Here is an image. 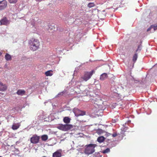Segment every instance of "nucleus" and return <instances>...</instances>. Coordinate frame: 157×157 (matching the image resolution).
I'll list each match as a JSON object with an SVG mask.
<instances>
[{
	"mask_svg": "<svg viewBox=\"0 0 157 157\" xmlns=\"http://www.w3.org/2000/svg\"><path fill=\"white\" fill-rule=\"evenodd\" d=\"M29 43L30 45V49L33 51L36 50L40 45L39 40L34 38H32L29 41Z\"/></svg>",
	"mask_w": 157,
	"mask_h": 157,
	"instance_id": "obj_1",
	"label": "nucleus"
},
{
	"mask_svg": "<svg viewBox=\"0 0 157 157\" xmlns=\"http://www.w3.org/2000/svg\"><path fill=\"white\" fill-rule=\"evenodd\" d=\"M96 144H90L86 146L84 153L88 155L91 154L95 151V147H96Z\"/></svg>",
	"mask_w": 157,
	"mask_h": 157,
	"instance_id": "obj_2",
	"label": "nucleus"
},
{
	"mask_svg": "<svg viewBox=\"0 0 157 157\" xmlns=\"http://www.w3.org/2000/svg\"><path fill=\"white\" fill-rule=\"evenodd\" d=\"M95 73L94 70H92L90 71L86 72L84 73V75L82 77V78L85 81H87L91 78L93 74Z\"/></svg>",
	"mask_w": 157,
	"mask_h": 157,
	"instance_id": "obj_3",
	"label": "nucleus"
},
{
	"mask_svg": "<svg viewBox=\"0 0 157 157\" xmlns=\"http://www.w3.org/2000/svg\"><path fill=\"white\" fill-rule=\"evenodd\" d=\"M40 137L35 134L32 136L30 138V142L31 143L33 144H36L38 143L39 141Z\"/></svg>",
	"mask_w": 157,
	"mask_h": 157,
	"instance_id": "obj_4",
	"label": "nucleus"
},
{
	"mask_svg": "<svg viewBox=\"0 0 157 157\" xmlns=\"http://www.w3.org/2000/svg\"><path fill=\"white\" fill-rule=\"evenodd\" d=\"M7 6V2L5 0L0 1V10H2L6 8Z\"/></svg>",
	"mask_w": 157,
	"mask_h": 157,
	"instance_id": "obj_5",
	"label": "nucleus"
},
{
	"mask_svg": "<svg viewBox=\"0 0 157 157\" xmlns=\"http://www.w3.org/2000/svg\"><path fill=\"white\" fill-rule=\"evenodd\" d=\"M0 22L1 25H7L10 24V21L9 20L7 19L6 17H4L3 19H1Z\"/></svg>",
	"mask_w": 157,
	"mask_h": 157,
	"instance_id": "obj_6",
	"label": "nucleus"
},
{
	"mask_svg": "<svg viewBox=\"0 0 157 157\" xmlns=\"http://www.w3.org/2000/svg\"><path fill=\"white\" fill-rule=\"evenodd\" d=\"M62 152L61 150H58L53 154L52 157H61Z\"/></svg>",
	"mask_w": 157,
	"mask_h": 157,
	"instance_id": "obj_7",
	"label": "nucleus"
},
{
	"mask_svg": "<svg viewBox=\"0 0 157 157\" xmlns=\"http://www.w3.org/2000/svg\"><path fill=\"white\" fill-rule=\"evenodd\" d=\"M94 104L97 105L98 106L101 105L103 104V101L101 99H96V100L94 101Z\"/></svg>",
	"mask_w": 157,
	"mask_h": 157,
	"instance_id": "obj_8",
	"label": "nucleus"
},
{
	"mask_svg": "<svg viewBox=\"0 0 157 157\" xmlns=\"http://www.w3.org/2000/svg\"><path fill=\"white\" fill-rule=\"evenodd\" d=\"M6 89L7 86L6 85L0 82V91H3L6 90Z\"/></svg>",
	"mask_w": 157,
	"mask_h": 157,
	"instance_id": "obj_9",
	"label": "nucleus"
},
{
	"mask_svg": "<svg viewBox=\"0 0 157 157\" xmlns=\"http://www.w3.org/2000/svg\"><path fill=\"white\" fill-rule=\"evenodd\" d=\"M16 93L18 95L22 96L25 94V91L24 90L19 89L17 91Z\"/></svg>",
	"mask_w": 157,
	"mask_h": 157,
	"instance_id": "obj_10",
	"label": "nucleus"
},
{
	"mask_svg": "<svg viewBox=\"0 0 157 157\" xmlns=\"http://www.w3.org/2000/svg\"><path fill=\"white\" fill-rule=\"evenodd\" d=\"M57 128L60 130L65 131V124H60L57 126Z\"/></svg>",
	"mask_w": 157,
	"mask_h": 157,
	"instance_id": "obj_11",
	"label": "nucleus"
},
{
	"mask_svg": "<svg viewBox=\"0 0 157 157\" xmlns=\"http://www.w3.org/2000/svg\"><path fill=\"white\" fill-rule=\"evenodd\" d=\"M107 75L105 73L102 74L100 75V79L101 80L103 81L107 77Z\"/></svg>",
	"mask_w": 157,
	"mask_h": 157,
	"instance_id": "obj_12",
	"label": "nucleus"
},
{
	"mask_svg": "<svg viewBox=\"0 0 157 157\" xmlns=\"http://www.w3.org/2000/svg\"><path fill=\"white\" fill-rule=\"evenodd\" d=\"M65 131H68L73 128V126L71 124H65Z\"/></svg>",
	"mask_w": 157,
	"mask_h": 157,
	"instance_id": "obj_13",
	"label": "nucleus"
},
{
	"mask_svg": "<svg viewBox=\"0 0 157 157\" xmlns=\"http://www.w3.org/2000/svg\"><path fill=\"white\" fill-rule=\"evenodd\" d=\"M71 119L68 117H65L63 119V122L66 123H69L70 122Z\"/></svg>",
	"mask_w": 157,
	"mask_h": 157,
	"instance_id": "obj_14",
	"label": "nucleus"
},
{
	"mask_svg": "<svg viewBox=\"0 0 157 157\" xmlns=\"http://www.w3.org/2000/svg\"><path fill=\"white\" fill-rule=\"evenodd\" d=\"M105 138L103 136H101L99 137L97 139V141L100 143L103 142L105 140Z\"/></svg>",
	"mask_w": 157,
	"mask_h": 157,
	"instance_id": "obj_15",
	"label": "nucleus"
},
{
	"mask_svg": "<svg viewBox=\"0 0 157 157\" xmlns=\"http://www.w3.org/2000/svg\"><path fill=\"white\" fill-rule=\"evenodd\" d=\"M48 138V136L46 135H44L41 136V140L43 141H46Z\"/></svg>",
	"mask_w": 157,
	"mask_h": 157,
	"instance_id": "obj_16",
	"label": "nucleus"
},
{
	"mask_svg": "<svg viewBox=\"0 0 157 157\" xmlns=\"http://www.w3.org/2000/svg\"><path fill=\"white\" fill-rule=\"evenodd\" d=\"M45 75L46 76H51L53 75L52 71V70L48 71L45 73Z\"/></svg>",
	"mask_w": 157,
	"mask_h": 157,
	"instance_id": "obj_17",
	"label": "nucleus"
},
{
	"mask_svg": "<svg viewBox=\"0 0 157 157\" xmlns=\"http://www.w3.org/2000/svg\"><path fill=\"white\" fill-rule=\"evenodd\" d=\"M138 57V54L136 52L135 53L134 55L132 58V61L134 62H135L137 58Z\"/></svg>",
	"mask_w": 157,
	"mask_h": 157,
	"instance_id": "obj_18",
	"label": "nucleus"
},
{
	"mask_svg": "<svg viewBox=\"0 0 157 157\" xmlns=\"http://www.w3.org/2000/svg\"><path fill=\"white\" fill-rule=\"evenodd\" d=\"M5 59L7 60H9L11 59V57L10 55L6 53L5 56Z\"/></svg>",
	"mask_w": 157,
	"mask_h": 157,
	"instance_id": "obj_19",
	"label": "nucleus"
},
{
	"mask_svg": "<svg viewBox=\"0 0 157 157\" xmlns=\"http://www.w3.org/2000/svg\"><path fill=\"white\" fill-rule=\"evenodd\" d=\"M142 49V45L141 44H140L138 46L137 49L136 50V52H139Z\"/></svg>",
	"mask_w": 157,
	"mask_h": 157,
	"instance_id": "obj_20",
	"label": "nucleus"
},
{
	"mask_svg": "<svg viewBox=\"0 0 157 157\" xmlns=\"http://www.w3.org/2000/svg\"><path fill=\"white\" fill-rule=\"evenodd\" d=\"M49 28L51 29H55V25L54 24H52L50 25H49Z\"/></svg>",
	"mask_w": 157,
	"mask_h": 157,
	"instance_id": "obj_21",
	"label": "nucleus"
},
{
	"mask_svg": "<svg viewBox=\"0 0 157 157\" xmlns=\"http://www.w3.org/2000/svg\"><path fill=\"white\" fill-rule=\"evenodd\" d=\"M79 114L77 115V116H83L85 114V113L84 112L79 110Z\"/></svg>",
	"mask_w": 157,
	"mask_h": 157,
	"instance_id": "obj_22",
	"label": "nucleus"
},
{
	"mask_svg": "<svg viewBox=\"0 0 157 157\" xmlns=\"http://www.w3.org/2000/svg\"><path fill=\"white\" fill-rule=\"evenodd\" d=\"M110 151V149L109 148H107L106 149L103 150L102 151V153L104 154H105L108 153Z\"/></svg>",
	"mask_w": 157,
	"mask_h": 157,
	"instance_id": "obj_23",
	"label": "nucleus"
},
{
	"mask_svg": "<svg viewBox=\"0 0 157 157\" xmlns=\"http://www.w3.org/2000/svg\"><path fill=\"white\" fill-rule=\"evenodd\" d=\"M19 128V126L16 124H13L12 125V128L13 130H16Z\"/></svg>",
	"mask_w": 157,
	"mask_h": 157,
	"instance_id": "obj_24",
	"label": "nucleus"
},
{
	"mask_svg": "<svg viewBox=\"0 0 157 157\" xmlns=\"http://www.w3.org/2000/svg\"><path fill=\"white\" fill-rule=\"evenodd\" d=\"M106 13H105V10H103L99 13V15L103 16H105Z\"/></svg>",
	"mask_w": 157,
	"mask_h": 157,
	"instance_id": "obj_25",
	"label": "nucleus"
},
{
	"mask_svg": "<svg viewBox=\"0 0 157 157\" xmlns=\"http://www.w3.org/2000/svg\"><path fill=\"white\" fill-rule=\"evenodd\" d=\"M95 5L94 4L93 2L89 3L87 5L88 7L91 8L94 7Z\"/></svg>",
	"mask_w": 157,
	"mask_h": 157,
	"instance_id": "obj_26",
	"label": "nucleus"
},
{
	"mask_svg": "<svg viewBox=\"0 0 157 157\" xmlns=\"http://www.w3.org/2000/svg\"><path fill=\"white\" fill-rule=\"evenodd\" d=\"M152 26V29H153V31H154L157 29V25H151Z\"/></svg>",
	"mask_w": 157,
	"mask_h": 157,
	"instance_id": "obj_27",
	"label": "nucleus"
},
{
	"mask_svg": "<svg viewBox=\"0 0 157 157\" xmlns=\"http://www.w3.org/2000/svg\"><path fill=\"white\" fill-rule=\"evenodd\" d=\"M18 0H9V2L10 3H16Z\"/></svg>",
	"mask_w": 157,
	"mask_h": 157,
	"instance_id": "obj_28",
	"label": "nucleus"
},
{
	"mask_svg": "<svg viewBox=\"0 0 157 157\" xmlns=\"http://www.w3.org/2000/svg\"><path fill=\"white\" fill-rule=\"evenodd\" d=\"M102 132H103V131L101 129H98L97 131V133H98L101 134Z\"/></svg>",
	"mask_w": 157,
	"mask_h": 157,
	"instance_id": "obj_29",
	"label": "nucleus"
},
{
	"mask_svg": "<svg viewBox=\"0 0 157 157\" xmlns=\"http://www.w3.org/2000/svg\"><path fill=\"white\" fill-rule=\"evenodd\" d=\"M152 26L151 25L150 27H149L148 29H147V31L148 32L150 31L151 29H152Z\"/></svg>",
	"mask_w": 157,
	"mask_h": 157,
	"instance_id": "obj_30",
	"label": "nucleus"
},
{
	"mask_svg": "<svg viewBox=\"0 0 157 157\" xmlns=\"http://www.w3.org/2000/svg\"><path fill=\"white\" fill-rule=\"evenodd\" d=\"M116 77L115 76H113L111 78V79H112V80L114 82V80L115 79Z\"/></svg>",
	"mask_w": 157,
	"mask_h": 157,
	"instance_id": "obj_31",
	"label": "nucleus"
},
{
	"mask_svg": "<svg viewBox=\"0 0 157 157\" xmlns=\"http://www.w3.org/2000/svg\"><path fill=\"white\" fill-rule=\"evenodd\" d=\"M117 135V134L116 133H113L112 135V136L113 137H115Z\"/></svg>",
	"mask_w": 157,
	"mask_h": 157,
	"instance_id": "obj_32",
	"label": "nucleus"
},
{
	"mask_svg": "<svg viewBox=\"0 0 157 157\" xmlns=\"http://www.w3.org/2000/svg\"><path fill=\"white\" fill-rule=\"evenodd\" d=\"M157 64H155V65H154L153 67H151V69H152V68H153V67H156V68H157Z\"/></svg>",
	"mask_w": 157,
	"mask_h": 157,
	"instance_id": "obj_33",
	"label": "nucleus"
},
{
	"mask_svg": "<svg viewBox=\"0 0 157 157\" xmlns=\"http://www.w3.org/2000/svg\"><path fill=\"white\" fill-rule=\"evenodd\" d=\"M37 2H40L42 1V0H35Z\"/></svg>",
	"mask_w": 157,
	"mask_h": 157,
	"instance_id": "obj_34",
	"label": "nucleus"
},
{
	"mask_svg": "<svg viewBox=\"0 0 157 157\" xmlns=\"http://www.w3.org/2000/svg\"><path fill=\"white\" fill-rule=\"evenodd\" d=\"M62 94V95L63 94V92L60 93V94H58L59 95V94Z\"/></svg>",
	"mask_w": 157,
	"mask_h": 157,
	"instance_id": "obj_35",
	"label": "nucleus"
},
{
	"mask_svg": "<svg viewBox=\"0 0 157 157\" xmlns=\"http://www.w3.org/2000/svg\"><path fill=\"white\" fill-rule=\"evenodd\" d=\"M142 41H140V44H141V45H142Z\"/></svg>",
	"mask_w": 157,
	"mask_h": 157,
	"instance_id": "obj_36",
	"label": "nucleus"
},
{
	"mask_svg": "<svg viewBox=\"0 0 157 157\" xmlns=\"http://www.w3.org/2000/svg\"><path fill=\"white\" fill-rule=\"evenodd\" d=\"M108 67H109L110 68H111V67H110V66H109V65H108Z\"/></svg>",
	"mask_w": 157,
	"mask_h": 157,
	"instance_id": "obj_37",
	"label": "nucleus"
},
{
	"mask_svg": "<svg viewBox=\"0 0 157 157\" xmlns=\"http://www.w3.org/2000/svg\"><path fill=\"white\" fill-rule=\"evenodd\" d=\"M2 54V53L1 52H0V56Z\"/></svg>",
	"mask_w": 157,
	"mask_h": 157,
	"instance_id": "obj_38",
	"label": "nucleus"
},
{
	"mask_svg": "<svg viewBox=\"0 0 157 157\" xmlns=\"http://www.w3.org/2000/svg\"><path fill=\"white\" fill-rule=\"evenodd\" d=\"M42 157H46V156H43Z\"/></svg>",
	"mask_w": 157,
	"mask_h": 157,
	"instance_id": "obj_39",
	"label": "nucleus"
},
{
	"mask_svg": "<svg viewBox=\"0 0 157 157\" xmlns=\"http://www.w3.org/2000/svg\"><path fill=\"white\" fill-rule=\"evenodd\" d=\"M141 69H144V67H142Z\"/></svg>",
	"mask_w": 157,
	"mask_h": 157,
	"instance_id": "obj_40",
	"label": "nucleus"
},
{
	"mask_svg": "<svg viewBox=\"0 0 157 157\" xmlns=\"http://www.w3.org/2000/svg\"><path fill=\"white\" fill-rule=\"evenodd\" d=\"M0 157H2V156H0Z\"/></svg>",
	"mask_w": 157,
	"mask_h": 157,
	"instance_id": "obj_41",
	"label": "nucleus"
}]
</instances>
